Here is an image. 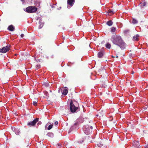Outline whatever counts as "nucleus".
<instances>
[{
  "label": "nucleus",
  "instance_id": "obj_1",
  "mask_svg": "<svg viewBox=\"0 0 148 148\" xmlns=\"http://www.w3.org/2000/svg\"><path fill=\"white\" fill-rule=\"evenodd\" d=\"M111 40L114 44L119 46L121 49H124L125 48V44L120 36L116 35L113 36Z\"/></svg>",
  "mask_w": 148,
  "mask_h": 148
},
{
  "label": "nucleus",
  "instance_id": "obj_2",
  "mask_svg": "<svg viewBox=\"0 0 148 148\" xmlns=\"http://www.w3.org/2000/svg\"><path fill=\"white\" fill-rule=\"evenodd\" d=\"M37 8L35 6H30L27 7L26 9V11L29 13H33L36 12Z\"/></svg>",
  "mask_w": 148,
  "mask_h": 148
},
{
  "label": "nucleus",
  "instance_id": "obj_3",
  "mask_svg": "<svg viewBox=\"0 0 148 148\" xmlns=\"http://www.w3.org/2000/svg\"><path fill=\"white\" fill-rule=\"evenodd\" d=\"M70 111L72 113L75 112L77 109L78 108L74 105L73 102L71 101L70 104Z\"/></svg>",
  "mask_w": 148,
  "mask_h": 148
},
{
  "label": "nucleus",
  "instance_id": "obj_4",
  "mask_svg": "<svg viewBox=\"0 0 148 148\" xmlns=\"http://www.w3.org/2000/svg\"><path fill=\"white\" fill-rule=\"evenodd\" d=\"M10 49V45H8L5 47H3L2 48L0 49V52L5 53Z\"/></svg>",
  "mask_w": 148,
  "mask_h": 148
},
{
  "label": "nucleus",
  "instance_id": "obj_5",
  "mask_svg": "<svg viewBox=\"0 0 148 148\" xmlns=\"http://www.w3.org/2000/svg\"><path fill=\"white\" fill-rule=\"evenodd\" d=\"M39 119L36 118L32 121L27 123V125L29 127L34 126L36 123L38 121Z\"/></svg>",
  "mask_w": 148,
  "mask_h": 148
},
{
  "label": "nucleus",
  "instance_id": "obj_6",
  "mask_svg": "<svg viewBox=\"0 0 148 148\" xmlns=\"http://www.w3.org/2000/svg\"><path fill=\"white\" fill-rule=\"evenodd\" d=\"M133 147L134 148H140L139 141H136L133 142Z\"/></svg>",
  "mask_w": 148,
  "mask_h": 148
},
{
  "label": "nucleus",
  "instance_id": "obj_7",
  "mask_svg": "<svg viewBox=\"0 0 148 148\" xmlns=\"http://www.w3.org/2000/svg\"><path fill=\"white\" fill-rule=\"evenodd\" d=\"M84 130L85 133L87 134H90L92 132V130H90L88 127H86L85 128H84Z\"/></svg>",
  "mask_w": 148,
  "mask_h": 148
},
{
  "label": "nucleus",
  "instance_id": "obj_8",
  "mask_svg": "<svg viewBox=\"0 0 148 148\" xmlns=\"http://www.w3.org/2000/svg\"><path fill=\"white\" fill-rule=\"evenodd\" d=\"M104 114V113L102 111H99L96 114L97 116H99L100 117H103Z\"/></svg>",
  "mask_w": 148,
  "mask_h": 148
},
{
  "label": "nucleus",
  "instance_id": "obj_9",
  "mask_svg": "<svg viewBox=\"0 0 148 148\" xmlns=\"http://www.w3.org/2000/svg\"><path fill=\"white\" fill-rule=\"evenodd\" d=\"M75 1V0H68L67 3L69 5L72 6L73 5Z\"/></svg>",
  "mask_w": 148,
  "mask_h": 148
},
{
  "label": "nucleus",
  "instance_id": "obj_10",
  "mask_svg": "<svg viewBox=\"0 0 148 148\" xmlns=\"http://www.w3.org/2000/svg\"><path fill=\"white\" fill-rule=\"evenodd\" d=\"M8 29L10 31H14L15 29L14 27L12 25H10L9 26H8Z\"/></svg>",
  "mask_w": 148,
  "mask_h": 148
},
{
  "label": "nucleus",
  "instance_id": "obj_11",
  "mask_svg": "<svg viewBox=\"0 0 148 148\" xmlns=\"http://www.w3.org/2000/svg\"><path fill=\"white\" fill-rule=\"evenodd\" d=\"M103 55V52L101 51L99 52L97 54L98 57L99 58H102Z\"/></svg>",
  "mask_w": 148,
  "mask_h": 148
},
{
  "label": "nucleus",
  "instance_id": "obj_12",
  "mask_svg": "<svg viewBox=\"0 0 148 148\" xmlns=\"http://www.w3.org/2000/svg\"><path fill=\"white\" fill-rule=\"evenodd\" d=\"M47 136L53 138V137L54 134L52 132H49L47 134Z\"/></svg>",
  "mask_w": 148,
  "mask_h": 148
},
{
  "label": "nucleus",
  "instance_id": "obj_13",
  "mask_svg": "<svg viewBox=\"0 0 148 148\" xmlns=\"http://www.w3.org/2000/svg\"><path fill=\"white\" fill-rule=\"evenodd\" d=\"M106 24L109 26H111L113 24V22L111 20H110L107 21Z\"/></svg>",
  "mask_w": 148,
  "mask_h": 148
},
{
  "label": "nucleus",
  "instance_id": "obj_14",
  "mask_svg": "<svg viewBox=\"0 0 148 148\" xmlns=\"http://www.w3.org/2000/svg\"><path fill=\"white\" fill-rule=\"evenodd\" d=\"M68 89H66L63 90L62 94L64 95H66L68 92Z\"/></svg>",
  "mask_w": 148,
  "mask_h": 148
},
{
  "label": "nucleus",
  "instance_id": "obj_15",
  "mask_svg": "<svg viewBox=\"0 0 148 148\" xmlns=\"http://www.w3.org/2000/svg\"><path fill=\"white\" fill-rule=\"evenodd\" d=\"M41 20H40L39 22H38V23L40 24L39 25V28L40 29L43 26V23H42V22L41 21Z\"/></svg>",
  "mask_w": 148,
  "mask_h": 148
},
{
  "label": "nucleus",
  "instance_id": "obj_16",
  "mask_svg": "<svg viewBox=\"0 0 148 148\" xmlns=\"http://www.w3.org/2000/svg\"><path fill=\"white\" fill-rule=\"evenodd\" d=\"M106 47L108 49H110L111 47V44L109 43H107L105 45Z\"/></svg>",
  "mask_w": 148,
  "mask_h": 148
},
{
  "label": "nucleus",
  "instance_id": "obj_17",
  "mask_svg": "<svg viewBox=\"0 0 148 148\" xmlns=\"http://www.w3.org/2000/svg\"><path fill=\"white\" fill-rule=\"evenodd\" d=\"M107 12L108 14H109L110 15L114 14V11L110 10H108Z\"/></svg>",
  "mask_w": 148,
  "mask_h": 148
},
{
  "label": "nucleus",
  "instance_id": "obj_18",
  "mask_svg": "<svg viewBox=\"0 0 148 148\" xmlns=\"http://www.w3.org/2000/svg\"><path fill=\"white\" fill-rule=\"evenodd\" d=\"M138 21L135 18H133L132 21V23L134 24H137L138 23Z\"/></svg>",
  "mask_w": 148,
  "mask_h": 148
},
{
  "label": "nucleus",
  "instance_id": "obj_19",
  "mask_svg": "<svg viewBox=\"0 0 148 148\" xmlns=\"http://www.w3.org/2000/svg\"><path fill=\"white\" fill-rule=\"evenodd\" d=\"M139 36L138 35H136V36H134L133 37V40L134 41L137 40H138V37Z\"/></svg>",
  "mask_w": 148,
  "mask_h": 148
},
{
  "label": "nucleus",
  "instance_id": "obj_20",
  "mask_svg": "<svg viewBox=\"0 0 148 148\" xmlns=\"http://www.w3.org/2000/svg\"><path fill=\"white\" fill-rule=\"evenodd\" d=\"M146 3L145 2H141L140 3V6L141 7L143 8L144 6H145L146 4Z\"/></svg>",
  "mask_w": 148,
  "mask_h": 148
},
{
  "label": "nucleus",
  "instance_id": "obj_21",
  "mask_svg": "<svg viewBox=\"0 0 148 148\" xmlns=\"http://www.w3.org/2000/svg\"><path fill=\"white\" fill-rule=\"evenodd\" d=\"M111 32L112 33L114 32L116 30V28L114 27H112L111 28Z\"/></svg>",
  "mask_w": 148,
  "mask_h": 148
},
{
  "label": "nucleus",
  "instance_id": "obj_22",
  "mask_svg": "<svg viewBox=\"0 0 148 148\" xmlns=\"http://www.w3.org/2000/svg\"><path fill=\"white\" fill-rule=\"evenodd\" d=\"M124 32L125 34H126L129 33L130 32V31L129 29H127L125 30L124 31Z\"/></svg>",
  "mask_w": 148,
  "mask_h": 148
},
{
  "label": "nucleus",
  "instance_id": "obj_23",
  "mask_svg": "<svg viewBox=\"0 0 148 148\" xmlns=\"http://www.w3.org/2000/svg\"><path fill=\"white\" fill-rule=\"evenodd\" d=\"M52 127H53V125H50L48 126V130H50V129H51L52 128Z\"/></svg>",
  "mask_w": 148,
  "mask_h": 148
},
{
  "label": "nucleus",
  "instance_id": "obj_24",
  "mask_svg": "<svg viewBox=\"0 0 148 148\" xmlns=\"http://www.w3.org/2000/svg\"><path fill=\"white\" fill-rule=\"evenodd\" d=\"M84 140V139H83V138H82V139H81L80 140H79L78 141V142L79 143H82V142H83V141Z\"/></svg>",
  "mask_w": 148,
  "mask_h": 148
},
{
  "label": "nucleus",
  "instance_id": "obj_25",
  "mask_svg": "<svg viewBox=\"0 0 148 148\" xmlns=\"http://www.w3.org/2000/svg\"><path fill=\"white\" fill-rule=\"evenodd\" d=\"M36 69H40V65L39 64H38L36 65Z\"/></svg>",
  "mask_w": 148,
  "mask_h": 148
},
{
  "label": "nucleus",
  "instance_id": "obj_26",
  "mask_svg": "<svg viewBox=\"0 0 148 148\" xmlns=\"http://www.w3.org/2000/svg\"><path fill=\"white\" fill-rule=\"evenodd\" d=\"M37 101H34L33 103V105L34 106H36L37 105Z\"/></svg>",
  "mask_w": 148,
  "mask_h": 148
},
{
  "label": "nucleus",
  "instance_id": "obj_27",
  "mask_svg": "<svg viewBox=\"0 0 148 148\" xmlns=\"http://www.w3.org/2000/svg\"><path fill=\"white\" fill-rule=\"evenodd\" d=\"M57 147L59 148L61 146V144L60 143H58L57 144Z\"/></svg>",
  "mask_w": 148,
  "mask_h": 148
},
{
  "label": "nucleus",
  "instance_id": "obj_28",
  "mask_svg": "<svg viewBox=\"0 0 148 148\" xmlns=\"http://www.w3.org/2000/svg\"><path fill=\"white\" fill-rule=\"evenodd\" d=\"M45 85L47 87H48L49 86V84L47 83H46L45 84Z\"/></svg>",
  "mask_w": 148,
  "mask_h": 148
},
{
  "label": "nucleus",
  "instance_id": "obj_29",
  "mask_svg": "<svg viewBox=\"0 0 148 148\" xmlns=\"http://www.w3.org/2000/svg\"><path fill=\"white\" fill-rule=\"evenodd\" d=\"M24 34H21V38H23L24 36Z\"/></svg>",
  "mask_w": 148,
  "mask_h": 148
},
{
  "label": "nucleus",
  "instance_id": "obj_30",
  "mask_svg": "<svg viewBox=\"0 0 148 148\" xmlns=\"http://www.w3.org/2000/svg\"><path fill=\"white\" fill-rule=\"evenodd\" d=\"M58 122L57 121H56L55 122V124L56 125H58Z\"/></svg>",
  "mask_w": 148,
  "mask_h": 148
},
{
  "label": "nucleus",
  "instance_id": "obj_31",
  "mask_svg": "<svg viewBox=\"0 0 148 148\" xmlns=\"http://www.w3.org/2000/svg\"><path fill=\"white\" fill-rule=\"evenodd\" d=\"M90 127V128L91 129V130H92V129L93 128V127H92V126H91Z\"/></svg>",
  "mask_w": 148,
  "mask_h": 148
},
{
  "label": "nucleus",
  "instance_id": "obj_32",
  "mask_svg": "<svg viewBox=\"0 0 148 148\" xmlns=\"http://www.w3.org/2000/svg\"><path fill=\"white\" fill-rule=\"evenodd\" d=\"M112 57H113V58H114L115 57H114V56H112Z\"/></svg>",
  "mask_w": 148,
  "mask_h": 148
},
{
  "label": "nucleus",
  "instance_id": "obj_33",
  "mask_svg": "<svg viewBox=\"0 0 148 148\" xmlns=\"http://www.w3.org/2000/svg\"><path fill=\"white\" fill-rule=\"evenodd\" d=\"M147 148H148V145H147Z\"/></svg>",
  "mask_w": 148,
  "mask_h": 148
},
{
  "label": "nucleus",
  "instance_id": "obj_34",
  "mask_svg": "<svg viewBox=\"0 0 148 148\" xmlns=\"http://www.w3.org/2000/svg\"><path fill=\"white\" fill-rule=\"evenodd\" d=\"M118 57V56H116V58H117V57Z\"/></svg>",
  "mask_w": 148,
  "mask_h": 148
},
{
  "label": "nucleus",
  "instance_id": "obj_35",
  "mask_svg": "<svg viewBox=\"0 0 148 148\" xmlns=\"http://www.w3.org/2000/svg\"><path fill=\"white\" fill-rule=\"evenodd\" d=\"M50 92H51V90H50Z\"/></svg>",
  "mask_w": 148,
  "mask_h": 148
},
{
  "label": "nucleus",
  "instance_id": "obj_36",
  "mask_svg": "<svg viewBox=\"0 0 148 148\" xmlns=\"http://www.w3.org/2000/svg\"><path fill=\"white\" fill-rule=\"evenodd\" d=\"M40 123L39 122L38 123V124H39Z\"/></svg>",
  "mask_w": 148,
  "mask_h": 148
},
{
  "label": "nucleus",
  "instance_id": "obj_37",
  "mask_svg": "<svg viewBox=\"0 0 148 148\" xmlns=\"http://www.w3.org/2000/svg\"><path fill=\"white\" fill-rule=\"evenodd\" d=\"M40 123L39 122L38 123V124H39Z\"/></svg>",
  "mask_w": 148,
  "mask_h": 148
},
{
  "label": "nucleus",
  "instance_id": "obj_38",
  "mask_svg": "<svg viewBox=\"0 0 148 148\" xmlns=\"http://www.w3.org/2000/svg\"><path fill=\"white\" fill-rule=\"evenodd\" d=\"M64 88H67V87H65Z\"/></svg>",
  "mask_w": 148,
  "mask_h": 148
}]
</instances>
